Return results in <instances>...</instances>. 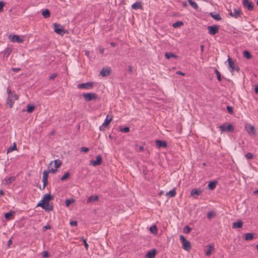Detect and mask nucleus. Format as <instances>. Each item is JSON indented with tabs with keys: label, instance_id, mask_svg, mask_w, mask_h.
I'll use <instances>...</instances> for the list:
<instances>
[{
	"label": "nucleus",
	"instance_id": "1",
	"mask_svg": "<svg viewBox=\"0 0 258 258\" xmlns=\"http://www.w3.org/2000/svg\"><path fill=\"white\" fill-rule=\"evenodd\" d=\"M180 240L182 243V248L186 251H189L191 248V244L186 238L183 236H180Z\"/></svg>",
	"mask_w": 258,
	"mask_h": 258
},
{
	"label": "nucleus",
	"instance_id": "2",
	"mask_svg": "<svg viewBox=\"0 0 258 258\" xmlns=\"http://www.w3.org/2000/svg\"><path fill=\"white\" fill-rule=\"evenodd\" d=\"M94 82H89L85 83H82L77 85V88L79 89H85L86 90H91L94 87Z\"/></svg>",
	"mask_w": 258,
	"mask_h": 258
},
{
	"label": "nucleus",
	"instance_id": "3",
	"mask_svg": "<svg viewBox=\"0 0 258 258\" xmlns=\"http://www.w3.org/2000/svg\"><path fill=\"white\" fill-rule=\"evenodd\" d=\"M227 61L231 73H233L235 70L237 71V72L239 71V68L236 66V65L235 64L234 61L229 56H228Z\"/></svg>",
	"mask_w": 258,
	"mask_h": 258
},
{
	"label": "nucleus",
	"instance_id": "4",
	"mask_svg": "<svg viewBox=\"0 0 258 258\" xmlns=\"http://www.w3.org/2000/svg\"><path fill=\"white\" fill-rule=\"evenodd\" d=\"M37 206H40L42 207L45 211L50 212L53 210V206L52 204H50L49 203H38Z\"/></svg>",
	"mask_w": 258,
	"mask_h": 258
},
{
	"label": "nucleus",
	"instance_id": "5",
	"mask_svg": "<svg viewBox=\"0 0 258 258\" xmlns=\"http://www.w3.org/2000/svg\"><path fill=\"white\" fill-rule=\"evenodd\" d=\"M54 31L57 34L63 36L64 34V30L62 28V26L59 24L54 23L53 24Z\"/></svg>",
	"mask_w": 258,
	"mask_h": 258
},
{
	"label": "nucleus",
	"instance_id": "6",
	"mask_svg": "<svg viewBox=\"0 0 258 258\" xmlns=\"http://www.w3.org/2000/svg\"><path fill=\"white\" fill-rule=\"evenodd\" d=\"M83 97L86 101L89 102L95 100L97 98L96 94L94 93H87L83 94Z\"/></svg>",
	"mask_w": 258,
	"mask_h": 258
},
{
	"label": "nucleus",
	"instance_id": "7",
	"mask_svg": "<svg viewBox=\"0 0 258 258\" xmlns=\"http://www.w3.org/2000/svg\"><path fill=\"white\" fill-rule=\"evenodd\" d=\"M220 130L221 132H233L234 131V127L231 124L225 123L220 127Z\"/></svg>",
	"mask_w": 258,
	"mask_h": 258
},
{
	"label": "nucleus",
	"instance_id": "8",
	"mask_svg": "<svg viewBox=\"0 0 258 258\" xmlns=\"http://www.w3.org/2000/svg\"><path fill=\"white\" fill-rule=\"evenodd\" d=\"M208 30L210 34L214 35L218 33L219 28L217 25L209 26L208 27Z\"/></svg>",
	"mask_w": 258,
	"mask_h": 258
},
{
	"label": "nucleus",
	"instance_id": "9",
	"mask_svg": "<svg viewBox=\"0 0 258 258\" xmlns=\"http://www.w3.org/2000/svg\"><path fill=\"white\" fill-rule=\"evenodd\" d=\"M242 4L243 7L249 11H252L253 9V3L248 0H242Z\"/></svg>",
	"mask_w": 258,
	"mask_h": 258
},
{
	"label": "nucleus",
	"instance_id": "10",
	"mask_svg": "<svg viewBox=\"0 0 258 258\" xmlns=\"http://www.w3.org/2000/svg\"><path fill=\"white\" fill-rule=\"evenodd\" d=\"M245 128L249 134L252 135H256V131L254 126L249 124H246L245 125Z\"/></svg>",
	"mask_w": 258,
	"mask_h": 258
},
{
	"label": "nucleus",
	"instance_id": "11",
	"mask_svg": "<svg viewBox=\"0 0 258 258\" xmlns=\"http://www.w3.org/2000/svg\"><path fill=\"white\" fill-rule=\"evenodd\" d=\"M102 157L100 155H99L96 157V160L90 161V164L94 166H97L98 165H100L102 163Z\"/></svg>",
	"mask_w": 258,
	"mask_h": 258
},
{
	"label": "nucleus",
	"instance_id": "12",
	"mask_svg": "<svg viewBox=\"0 0 258 258\" xmlns=\"http://www.w3.org/2000/svg\"><path fill=\"white\" fill-rule=\"evenodd\" d=\"M9 38L12 42L21 43L23 42L24 41L23 39L20 38L19 36L16 35H10Z\"/></svg>",
	"mask_w": 258,
	"mask_h": 258
},
{
	"label": "nucleus",
	"instance_id": "13",
	"mask_svg": "<svg viewBox=\"0 0 258 258\" xmlns=\"http://www.w3.org/2000/svg\"><path fill=\"white\" fill-rule=\"evenodd\" d=\"M53 199V196H51L49 194H46L44 195L42 200L39 203H49V201L52 200Z\"/></svg>",
	"mask_w": 258,
	"mask_h": 258
},
{
	"label": "nucleus",
	"instance_id": "14",
	"mask_svg": "<svg viewBox=\"0 0 258 258\" xmlns=\"http://www.w3.org/2000/svg\"><path fill=\"white\" fill-rule=\"evenodd\" d=\"M202 193V190L201 189H193L190 192V196L195 199L197 198V197Z\"/></svg>",
	"mask_w": 258,
	"mask_h": 258
},
{
	"label": "nucleus",
	"instance_id": "15",
	"mask_svg": "<svg viewBox=\"0 0 258 258\" xmlns=\"http://www.w3.org/2000/svg\"><path fill=\"white\" fill-rule=\"evenodd\" d=\"M16 179V177L15 176H11L8 178H5L3 181V183L6 185L10 184L13 181H14Z\"/></svg>",
	"mask_w": 258,
	"mask_h": 258
},
{
	"label": "nucleus",
	"instance_id": "16",
	"mask_svg": "<svg viewBox=\"0 0 258 258\" xmlns=\"http://www.w3.org/2000/svg\"><path fill=\"white\" fill-rule=\"evenodd\" d=\"M156 253V250L152 249L149 250L146 254V258H154Z\"/></svg>",
	"mask_w": 258,
	"mask_h": 258
},
{
	"label": "nucleus",
	"instance_id": "17",
	"mask_svg": "<svg viewBox=\"0 0 258 258\" xmlns=\"http://www.w3.org/2000/svg\"><path fill=\"white\" fill-rule=\"evenodd\" d=\"M110 73V69L109 68H103L100 72V75L102 77H106L108 76Z\"/></svg>",
	"mask_w": 258,
	"mask_h": 258
},
{
	"label": "nucleus",
	"instance_id": "18",
	"mask_svg": "<svg viewBox=\"0 0 258 258\" xmlns=\"http://www.w3.org/2000/svg\"><path fill=\"white\" fill-rule=\"evenodd\" d=\"M7 92L8 95H9L10 94L11 95V98L14 100H17L18 99L19 96L14 92H12L9 87L7 89Z\"/></svg>",
	"mask_w": 258,
	"mask_h": 258
},
{
	"label": "nucleus",
	"instance_id": "19",
	"mask_svg": "<svg viewBox=\"0 0 258 258\" xmlns=\"http://www.w3.org/2000/svg\"><path fill=\"white\" fill-rule=\"evenodd\" d=\"M132 8L133 9H134V10H137V9L143 10V9L142 2H136L135 3L133 4L132 5Z\"/></svg>",
	"mask_w": 258,
	"mask_h": 258
},
{
	"label": "nucleus",
	"instance_id": "20",
	"mask_svg": "<svg viewBox=\"0 0 258 258\" xmlns=\"http://www.w3.org/2000/svg\"><path fill=\"white\" fill-rule=\"evenodd\" d=\"M156 146L158 148H166L167 146V143L165 141H161V140H157L156 141Z\"/></svg>",
	"mask_w": 258,
	"mask_h": 258
},
{
	"label": "nucleus",
	"instance_id": "21",
	"mask_svg": "<svg viewBox=\"0 0 258 258\" xmlns=\"http://www.w3.org/2000/svg\"><path fill=\"white\" fill-rule=\"evenodd\" d=\"M15 101V100L11 98V95L10 94L8 95L7 104L9 105L10 108H11L13 107Z\"/></svg>",
	"mask_w": 258,
	"mask_h": 258
},
{
	"label": "nucleus",
	"instance_id": "22",
	"mask_svg": "<svg viewBox=\"0 0 258 258\" xmlns=\"http://www.w3.org/2000/svg\"><path fill=\"white\" fill-rule=\"evenodd\" d=\"M242 225L243 222L241 220H239L232 224V228H240L242 227Z\"/></svg>",
	"mask_w": 258,
	"mask_h": 258
},
{
	"label": "nucleus",
	"instance_id": "23",
	"mask_svg": "<svg viewBox=\"0 0 258 258\" xmlns=\"http://www.w3.org/2000/svg\"><path fill=\"white\" fill-rule=\"evenodd\" d=\"M253 238V234L252 233H245L244 235L243 239L244 240H246V241L251 240Z\"/></svg>",
	"mask_w": 258,
	"mask_h": 258
},
{
	"label": "nucleus",
	"instance_id": "24",
	"mask_svg": "<svg viewBox=\"0 0 258 258\" xmlns=\"http://www.w3.org/2000/svg\"><path fill=\"white\" fill-rule=\"evenodd\" d=\"M53 162H54V167L56 169L59 167L60 166V165H61V162L59 159H56V160L51 161L49 165H50Z\"/></svg>",
	"mask_w": 258,
	"mask_h": 258
},
{
	"label": "nucleus",
	"instance_id": "25",
	"mask_svg": "<svg viewBox=\"0 0 258 258\" xmlns=\"http://www.w3.org/2000/svg\"><path fill=\"white\" fill-rule=\"evenodd\" d=\"M210 16L217 21H220L222 19L219 14H214L213 13H211Z\"/></svg>",
	"mask_w": 258,
	"mask_h": 258
},
{
	"label": "nucleus",
	"instance_id": "26",
	"mask_svg": "<svg viewBox=\"0 0 258 258\" xmlns=\"http://www.w3.org/2000/svg\"><path fill=\"white\" fill-rule=\"evenodd\" d=\"M241 15V12L240 10L234 9V12H233V17L234 18H237L239 17H240Z\"/></svg>",
	"mask_w": 258,
	"mask_h": 258
},
{
	"label": "nucleus",
	"instance_id": "27",
	"mask_svg": "<svg viewBox=\"0 0 258 258\" xmlns=\"http://www.w3.org/2000/svg\"><path fill=\"white\" fill-rule=\"evenodd\" d=\"M217 183V181L210 182L208 185V187L209 189H210L211 190L214 189L215 188Z\"/></svg>",
	"mask_w": 258,
	"mask_h": 258
},
{
	"label": "nucleus",
	"instance_id": "28",
	"mask_svg": "<svg viewBox=\"0 0 258 258\" xmlns=\"http://www.w3.org/2000/svg\"><path fill=\"white\" fill-rule=\"evenodd\" d=\"M112 119V116H111L110 118H108V115H107L106 118L105 119L103 125L104 126H107Z\"/></svg>",
	"mask_w": 258,
	"mask_h": 258
},
{
	"label": "nucleus",
	"instance_id": "29",
	"mask_svg": "<svg viewBox=\"0 0 258 258\" xmlns=\"http://www.w3.org/2000/svg\"><path fill=\"white\" fill-rule=\"evenodd\" d=\"M98 200V197L97 196H90L88 198V200H87V202L88 203H91V202H95V201H96Z\"/></svg>",
	"mask_w": 258,
	"mask_h": 258
},
{
	"label": "nucleus",
	"instance_id": "30",
	"mask_svg": "<svg viewBox=\"0 0 258 258\" xmlns=\"http://www.w3.org/2000/svg\"><path fill=\"white\" fill-rule=\"evenodd\" d=\"M17 150L16 144L15 143H14L13 144V146H11L10 147H9L7 151V153L9 154V153L13 151L14 150Z\"/></svg>",
	"mask_w": 258,
	"mask_h": 258
},
{
	"label": "nucleus",
	"instance_id": "31",
	"mask_svg": "<svg viewBox=\"0 0 258 258\" xmlns=\"http://www.w3.org/2000/svg\"><path fill=\"white\" fill-rule=\"evenodd\" d=\"M176 195V190L175 189H173L167 192L166 195L168 197H174Z\"/></svg>",
	"mask_w": 258,
	"mask_h": 258
},
{
	"label": "nucleus",
	"instance_id": "32",
	"mask_svg": "<svg viewBox=\"0 0 258 258\" xmlns=\"http://www.w3.org/2000/svg\"><path fill=\"white\" fill-rule=\"evenodd\" d=\"M42 15L44 18H48L50 17V13L48 9H45L42 12Z\"/></svg>",
	"mask_w": 258,
	"mask_h": 258
},
{
	"label": "nucleus",
	"instance_id": "33",
	"mask_svg": "<svg viewBox=\"0 0 258 258\" xmlns=\"http://www.w3.org/2000/svg\"><path fill=\"white\" fill-rule=\"evenodd\" d=\"M165 56L167 59H169L172 57L176 58L177 57V55H176L175 54H174L171 52H166L165 53Z\"/></svg>",
	"mask_w": 258,
	"mask_h": 258
},
{
	"label": "nucleus",
	"instance_id": "34",
	"mask_svg": "<svg viewBox=\"0 0 258 258\" xmlns=\"http://www.w3.org/2000/svg\"><path fill=\"white\" fill-rule=\"evenodd\" d=\"M208 247H209L208 249L206 251V254L207 256L210 255L211 254L212 251L214 249V246L212 245H209Z\"/></svg>",
	"mask_w": 258,
	"mask_h": 258
},
{
	"label": "nucleus",
	"instance_id": "35",
	"mask_svg": "<svg viewBox=\"0 0 258 258\" xmlns=\"http://www.w3.org/2000/svg\"><path fill=\"white\" fill-rule=\"evenodd\" d=\"M188 2L194 9L197 10L198 8V5L196 2L192 0H188Z\"/></svg>",
	"mask_w": 258,
	"mask_h": 258
},
{
	"label": "nucleus",
	"instance_id": "36",
	"mask_svg": "<svg viewBox=\"0 0 258 258\" xmlns=\"http://www.w3.org/2000/svg\"><path fill=\"white\" fill-rule=\"evenodd\" d=\"M183 25V23L182 21H177L172 24V27L176 28L179 27Z\"/></svg>",
	"mask_w": 258,
	"mask_h": 258
},
{
	"label": "nucleus",
	"instance_id": "37",
	"mask_svg": "<svg viewBox=\"0 0 258 258\" xmlns=\"http://www.w3.org/2000/svg\"><path fill=\"white\" fill-rule=\"evenodd\" d=\"M150 231L153 233V234H157V228L156 225H153L150 228Z\"/></svg>",
	"mask_w": 258,
	"mask_h": 258
},
{
	"label": "nucleus",
	"instance_id": "38",
	"mask_svg": "<svg viewBox=\"0 0 258 258\" xmlns=\"http://www.w3.org/2000/svg\"><path fill=\"white\" fill-rule=\"evenodd\" d=\"M243 56L244 57L247 58V59H250L251 58V55L250 54V53L247 50H244L243 51Z\"/></svg>",
	"mask_w": 258,
	"mask_h": 258
},
{
	"label": "nucleus",
	"instance_id": "39",
	"mask_svg": "<svg viewBox=\"0 0 258 258\" xmlns=\"http://www.w3.org/2000/svg\"><path fill=\"white\" fill-rule=\"evenodd\" d=\"M34 105H32L31 104H28L27 105V112L31 113L34 110Z\"/></svg>",
	"mask_w": 258,
	"mask_h": 258
},
{
	"label": "nucleus",
	"instance_id": "40",
	"mask_svg": "<svg viewBox=\"0 0 258 258\" xmlns=\"http://www.w3.org/2000/svg\"><path fill=\"white\" fill-rule=\"evenodd\" d=\"M74 202H75V200L73 199H67L66 200V202H65L66 205L67 207H69L70 205V204L74 203Z\"/></svg>",
	"mask_w": 258,
	"mask_h": 258
},
{
	"label": "nucleus",
	"instance_id": "41",
	"mask_svg": "<svg viewBox=\"0 0 258 258\" xmlns=\"http://www.w3.org/2000/svg\"><path fill=\"white\" fill-rule=\"evenodd\" d=\"M48 179H44V178H42V181H43V187L42 188H41V186L40 185L39 186V188L40 189H44L45 188V187H46V186L48 184Z\"/></svg>",
	"mask_w": 258,
	"mask_h": 258
},
{
	"label": "nucleus",
	"instance_id": "42",
	"mask_svg": "<svg viewBox=\"0 0 258 258\" xmlns=\"http://www.w3.org/2000/svg\"><path fill=\"white\" fill-rule=\"evenodd\" d=\"M215 73L217 75L218 80L220 82L222 80L220 73L216 69L215 70Z\"/></svg>",
	"mask_w": 258,
	"mask_h": 258
},
{
	"label": "nucleus",
	"instance_id": "43",
	"mask_svg": "<svg viewBox=\"0 0 258 258\" xmlns=\"http://www.w3.org/2000/svg\"><path fill=\"white\" fill-rule=\"evenodd\" d=\"M191 230V229L188 225H186L183 228V232L187 234Z\"/></svg>",
	"mask_w": 258,
	"mask_h": 258
},
{
	"label": "nucleus",
	"instance_id": "44",
	"mask_svg": "<svg viewBox=\"0 0 258 258\" xmlns=\"http://www.w3.org/2000/svg\"><path fill=\"white\" fill-rule=\"evenodd\" d=\"M49 173V171H48L47 170H44L43 172L42 178H44L45 179H48Z\"/></svg>",
	"mask_w": 258,
	"mask_h": 258
},
{
	"label": "nucleus",
	"instance_id": "45",
	"mask_svg": "<svg viewBox=\"0 0 258 258\" xmlns=\"http://www.w3.org/2000/svg\"><path fill=\"white\" fill-rule=\"evenodd\" d=\"M69 175H70V174L69 172L65 173L63 175V176L61 177V178H60L61 180H62V181L65 180L69 177Z\"/></svg>",
	"mask_w": 258,
	"mask_h": 258
},
{
	"label": "nucleus",
	"instance_id": "46",
	"mask_svg": "<svg viewBox=\"0 0 258 258\" xmlns=\"http://www.w3.org/2000/svg\"><path fill=\"white\" fill-rule=\"evenodd\" d=\"M120 131L124 133H128L130 132V128L127 126L120 128Z\"/></svg>",
	"mask_w": 258,
	"mask_h": 258
},
{
	"label": "nucleus",
	"instance_id": "47",
	"mask_svg": "<svg viewBox=\"0 0 258 258\" xmlns=\"http://www.w3.org/2000/svg\"><path fill=\"white\" fill-rule=\"evenodd\" d=\"M12 216V213L10 212H8L5 214V217L6 219L9 220L11 218V217Z\"/></svg>",
	"mask_w": 258,
	"mask_h": 258
},
{
	"label": "nucleus",
	"instance_id": "48",
	"mask_svg": "<svg viewBox=\"0 0 258 258\" xmlns=\"http://www.w3.org/2000/svg\"><path fill=\"white\" fill-rule=\"evenodd\" d=\"M11 53V50L9 48H7V49L6 50V51L5 52L4 56H6V57H8Z\"/></svg>",
	"mask_w": 258,
	"mask_h": 258
},
{
	"label": "nucleus",
	"instance_id": "49",
	"mask_svg": "<svg viewBox=\"0 0 258 258\" xmlns=\"http://www.w3.org/2000/svg\"><path fill=\"white\" fill-rule=\"evenodd\" d=\"M227 110L228 112L230 114H232L233 113V107H232L230 106H227Z\"/></svg>",
	"mask_w": 258,
	"mask_h": 258
},
{
	"label": "nucleus",
	"instance_id": "50",
	"mask_svg": "<svg viewBox=\"0 0 258 258\" xmlns=\"http://www.w3.org/2000/svg\"><path fill=\"white\" fill-rule=\"evenodd\" d=\"M245 157L247 159H251L253 157V155L250 153H248L247 154H246L245 155Z\"/></svg>",
	"mask_w": 258,
	"mask_h": 258
},
{
	"label": "nucleus",
	"instance_id": "51",
	"mask_svg": "<svg viewBox=\"0 0 258 258\" xmlns=\"http://www.w3.org/2000/svg\"><path fill=\"white\" fill-rule=\"evenodd\" d=\"M57 74L56 73L52 74L49 77V80H53L55 77H56Z\"/></svg>",
	"mask_w": 258,
	"mask_h": 258
},
{
	"label": "nucleus",
	"instance_id": "52",
	"mask_svg": "<svg viewBox=\"0 0 258 258\" xmlns=\"http://www.w3.org/2000/svg\"><path fill=\"white\" fill-rule=\"evenodd\" d=\"M5 3L2 2V1H0V12L3 11V8L5 6Z\"/></svg>",
	"mask_w": 258,
	"mask_h": 258
},
{
	"label": "nucleus",
	"instance_id": "53",
	"mask_svg": "<svg viewBox=\"0 0 258 258\" xmlns=\"http://www.w3.org/2000/svg\"><path fill=\"white\" fill-rule=\"evenodd\" d=\"M78 222L77 221H72L70 222V224L72 226H76Z\"/></svg>",
	"mask_w": 258,
	"mask_h": 258
},
{
	"label": "nucleus",
	"instance_id": "54",
	"mask_svg": "<svg viewBox=\"0 0 258 258\" xmlns=\"http://www.w3.org/2000/svg\"><path fill=\"white\" fill-rule=\"evenodd\" d=\"M82 240H83L84 244L85 245V247L86 249L87 250L89 245H88V243H87V241H86V239H85L84 238H83Z\"/></svg>",
	"mask_w": 258,
	"mask_h": 258
},
{
	"label": "nucleus",
	"instance_id": "55",
	"mask_svg": "<svg viewBox=\"0 0 258 258\" xmlns=\"http://www.w3.org/2000/svg\"><path fill=\"white\" fill-rule=\"evenodd\" d=\"M49 255V253L47 251H44L42 252V256L43 257H48Z\"/></svg>",
	"mask_w": 258,
	"mask_h": 258
},
{
	"label": "nucleus",
	"instance_id": "56",
	"mask_svg": "<svg viewBox=\"0 0 258 258\" xmlns=\"http://www.w3.org/2000/svg\"><path fill=\"white\" fill-rule=\"evenodd\" d=\"M47 171H49V173L51 172L52 173H55L57 171V169L56 168L55 169L51 168V169H49Z\"/></svg>",
	"mask_w": 258,
	"mask_h": 258
},
{
	"label": "nucleus",
	"instance_id": "57",
	"mask_svg": "<svg viewBox=\"0 0 258 258\" xmlns=\"http://www.w3.org/2000/svg\"><path fill=\"white\" fill-rule=\"evenodd\" d=\"M89 151V149L87 147H82L81 149V152H87Z\"/></svg>",
	"mask_w": 258,
	"mask_h": 258
},
{
	"label": "nucleus",
	"instance_id": "58",
	"mask_svg": "<svg viewBox=\"0 0 258 258\" xmlns=\"http://www.w3.org/2000/svg\"><path fill=\"white\" fill-rule=\"evenodd\" d=\"M213 216V213L212 212H208L207 214V218L210 219Z\"/></svg>",
	"mask_w": 258,
	"mask_h": 258
},
{
	"label": "nucleus",
	"instance_id": "59",
	"mask_svg": "<svg viewBox=\"0 0 258 258\" xmlns=\"http://www.w3.org/2000/svg\"><path fill=\"white\" fill-rule=\"evenodd\" d=\"M20 69L18 68H12V70L14 72H17L20 71Z\"/></svg>",
	"mask_w": 258,
	"mask_h": 258
},
{
	"label": "nucleus",
	"instance_id": "60",
	"mask_svg": "<svg viewBox=\"0 0 258 258\" xmlns=\"http://www.w3.org/2000/svg\"><path fill=\"white\" fill-rule=\"evenodd\" d=\"M50 229V226L49 225H47L43 227V231H45L47 229Z\"/></svg>",
	"mask_w": 258,
	"mask_h": 258
},
{
	"label": "nucleus",
	"instance_id": "61",
	"mask_svg": "<svg viewBox=\"0 0 258 258\" xmlns=\"http://www.w3.org/2000/svg\"><path fill=\"white\" fill-rule=\"evenodd\" d=\"M12 240L11 239H10L8 241V243H7V245H8V247H10L11 246V245L12 244Z\"/></svg>",
	"mask_w": 258,
	"mask_h": 258
},
{
	"label": "nucleus",
	"instance_id": "62",
	"mask_svg": "<svg viewBox=\"0 0 258 258\" xmlns=\"http://www.w3.org/2000/svg\"><path fill=\"white\" fill-rule=\"evenodd\" d=\"M228 12H229V15L233 17V13H232V12L231 11V10H228Z\"/></svg>",
	"mask_w": 258,
	"mask_h": 258
},
{
	"label": "nucleus",
	"instance_id": "63",
	"mask_svg": "<svg viewBox=\"0 0 258 258\" xmlns=\"http://www.w3.org/2000/svg\"><path fill=\"white\" fill-rule=\"evenodd\" d=\"M254 91H255V93L258 94V86L256 85L255 86Z\"/></svg>",
	"mask_w": 258,
	"mask_h": 258
},
{
	"label": "nucleus",
	"instance_id": "64",
	"mask_svg": "<svg viewBox=\"0 0 258 258\" xmlns=\"http://www.w3.org/2000/svg\"><path fill=\"white\" fill-rule=\"evenodd\" d=\"M104 49L103 48H100L99 49V52L101 54H103L104 53Z\"/></svg>",
	"mask_w": 258,
	"mask_h": 258
}]
</instances>
